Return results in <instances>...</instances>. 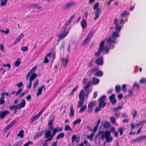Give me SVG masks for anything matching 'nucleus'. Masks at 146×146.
Segmentation results:
<instances>
[{
	"label": "nucleus",
	"mask_w": 146,
	"mask_h": 146,
	"mask_svg": "<svg viewBox=\"0 0 146 146\" xmlns=\"http://www.w3.org/2000/svg\"><path fill=\"white\" fill-rule=\"evenodd\" d=\"M116 40V37H109L108 38L105 40L106 45L105 46V41L102 40L100 43L97 51L95 53V55L96 56H99L103 51L105 53H108L110 49H112L114 48V44Z\"/></svg>",
	"instance_id": "f257e3e1"
},
{
	"label": "nucleus",
	"mask_w": 146,
	"mask_h": 146,
	"mask_svg": "<svg viewBox=\"0 0 146 146\" xmlns=\"http://www.w3.org/2000/svg\"><path fill=\"white\" fill-rule=\"evenodd\" d=\"M114 23H115V31H114L113 33L112 36H118V33L120 31L124 23V21L123 19H121L120 20L119 23L117 19L115 18Z\"/></svg>",
	"instance_id": "f03ea898"
},
{
	"label": "nucleus",
	"mask_w": 146,
	"mask_h": 146,
	"mask_svg": "<svg viewBox=\"0 0 146 146\" xmlns=\"http://www.w3.org/2000/svg\"><path fill=\"white\" fill-rule=\"evenodd\" d=\"M62 128L58 129V127L55 128L52 134H51V131H46L44 135V137L46 139L44 141L45 142L50 141L52 140L53 137L57 132H60L62 131Z\"/></svg>",
	"instance_id": "7ed1b4c3"
},
{
	"label": "nucleus",
	"mask_w": 146,
	"mask_h": 146,
	"mask_svg": "<svg viewBox=\"0 0 146 146\" xmlns=\"http://www.w3.org/2000/svg\"><path fill=\"white\" fill-rule=\"evenodd\" d=\"M110 134L111 133L109 131H100L98 132V134L96 135V136L98 137L99 135H101V138L102 139H104L105 137L106 141L109 143L111 142L113 140L112 137L110 136Z\"/></svg>",
	"instance_id": "20e7f679"
},
{
	"label": "nucleus",
	"mask_w": 146,
	"mask_h": 146,
	"mask_svg": "<svg viewBox=\"0 0 146 146\" xmlns=\"http://www.w3.org/2000/svg\"><path fill=\"white\" fill-rule=\"evenodd\" d=\"M99 3L98 2L96 3L94 5L93 8L94 10H96L95 12V17L94 18V20H96L98 18L99 15L101 13V10L98 7L99 6Z\"/></svg>",
	"instance_id": "39448f33"
},
{
	"label": "nucleus",
	"mask_w": 146,
	"mask_h": 146,
	"mask_svg": "<svg viewBox=\"0 0 146 146\" xmlns=\"http://www.w3.org/2000/svg\"><path fill=\"white\" fill-rule=\"evenodd\" d=\"M77 4L76 2L70 1L67 2L66 4L63 6L62 9L63 10H67L70 9L72 7L75 6Z\"/></svg>",
	"instance_id": "423d86ee"
},
{
	"label": "nucleus",
	"mask_w": 146,
	"mask_h": 146,
	"mask_svg": "<svg viewBox=\"0 0 146 146\" xmlns=\"http://www.w3.org/2000/svg\"><path fill=\"white\" fill-rule=\"evenodd\" d=\"M10 112L8 110H5L0 111V118L3 119L7 115L9 114Z\"/></svg>",
	"instance_id": "0eeeda50"
},
{
	"label": "nucleus",
	"mask_w": 146,
	"mask_h": 146,
	"mask_svg": "<svg viewBox=\"0 0 146 146\" xmlns=\"http://www.w3.org/2000/svg\"><path fill=\"white\" fill-rule=\"evenodd\" d=\"M146 139V135H142L137 137L135 139L132 140L131 142L135 143L136 142H139V141L144 140Z\"/></svg>",
	"instance_id": "6e6552de"
},
{
	"label": "nucleus",
	"mask_w": 146,
	"mask_h": 146,
	"mask_svg": "<svg viewBox=\"0 0 146 146\" xmlns=\"http://www.w3.org/2000/svg\"><path fill=\"white\" fill-rule=\"evenodd\" d=\"M122 108V106H119L113 109L114 111V112H115V116L118 118L120 117V113L117 112L118 111V110L121 109Z\"/></svg>",
	"instance_id": "1a4fd4ad"
},
{
	"label": "nucleus",
	"mask_w": 146,
	"mask_h": 146,
	"mask_svg": "<svg viewBox=\"0 0 146 146\" xmlns=\"http://www.w3.org/2000/svg\"><path fill=\"white\" fill-rule=\"evenodd\" d=\"M26 104V101L24 99L22 100L21 102L17 105L18 109H20L25 107Z\"/></svg>",
	"instance_id": "9d476101"
},
{
	"label": "nucleus",
	"mask_w": 146,
	"mask_h": 146,
	"mask_svg": "<svg viewBox=\"0 0 146 146\" xmlns=\"http://www.w3.org/2000/svg\"><path fill=\"white\" fill-rule=\"evenodd\" d=\"M115 94H113L109 97V99L112 104H115L116 102V100L115 97Z\"/></svg>",
	"instance_id": "9b49d317"
},
{
	"label": "nucleus",
	"mask_w": 146,
	"mask_h": 146,
	"mask_svg": "<svg viewBox=\"0 0 146 146\" xmlns=\"http://www.w3.org/2000/svg\"><path fill=\"white\" fill-rule=\"evenodd\" d=\"M68 33V31L67 29L64 28L63 31L61 32L59 36H66Z\"/></svg>",
	"instance_id": "f8f14e48"
},
{
	"label": "nucleus",
	"mask_w": 146,
	"mask_h": 146,
	"mask_svg": "<svg viewBox=\"0 0 146 146\" xmlns=\"http://www.w3.org/2000/svg\"><path fill=\"white\" fill-rule=\"evenodd\" d=\"M103 57H101L100 58H98L96 60L95 63L98 65H102L103 63Z\"/></svg>",
	"instance_id": "ddd939ff"
},
{
	"label": "nucleus",
	"mask_w": 146,
	"mask_h": 146,
	"mask_svg": "<svg viewBox=\"0 0 146 146\" xmlns=\"http://www.w3.org/2000/svg\"><path fill=\"white\" fill-rule=\"evenodd\" d=\"M100 80L95 77H94L91 81L93 85H96L98 84L100 82Z\"/></svg>",
	"instance_id": "4468645a"
},
{
	"label": "nucleus",
	"mask_w": 146,
	"mask_h": 146,
	"mask_svg": "<svg viewBox=\"0 0 146 146\" xmlns=\"http://www.w3.org/2000/svg\"><path fill=\"white\" fill-rule=\"evenodd\" d=\"M36 66H35L28 73L26 77L27 79H28L29 76L35 72L36 70Z\"/></svg>",
	"instance_id": "2eb2a0df"
},
{
	"label": "nucleus",
	"mask_w": 146,
	"mask_h": 146,
	"mask_svg": "<svg viewBox=\"0 0 146 146\" xmlns=\"http://www.w3.org/2000/svg\"><path fill=\"white\" fill-rule=\"evenodd\" d=\"M81 26L82 28L83 29H85L86 28L87 26V23L86 20L85 19H82L81 22Z\"/></svg>",
	"instance_id": "dca6fc26"
},
{
	"label": "nucleus",
	"mask_w": 146,
	"mask_h": 146,
	"mask_svg": "<svg viewBox=\"0 0 146 146\" xmlns=\"http://www.w3.org/2000/svg\"><path fill=\"white\" fill-rule=\"evenodd\" d=\"M69 59V58L68 57H67L65 58H63L62 59L63 66L64 68H65L68 62Z\"/></svg>",
	"instance_id": "f3484780"
},
{
	"label": "nucleus",
	"mask_w": 146,
	"mask_h": 146,
	"mask_svg": "<svg viewBox=\"0 0 146 146\" xmlns=\"http://www.w3.org/2000/svg\"><path fill=\"white\" fill-rule=\"evenodd\" d=\"M43 88H44V90H45V87L43 85H42L41 87L38 88V92L36 94V96H39L41 94Z\"/></svg>",
	"instance_id": "a211bd4d"
},
{
	"label": "nucleus",
	"mask_w": 146,
	"mask_h": 146,
	"mask_svg": "<svg viewBox=\"0 0 146 146\" xmlns=\"http://www.w3.org/2000/svg\"><path fill=\"white\" fill-rule=\"evenodd\" d=\"M94 75L96 76L101 77L103 76V72L101 70H98L94 73Z\"/></svg>",
	"instance_id": "6ab92c4d"
},
{
	"label": "nucleus",
	"mask_w": 146,
	"mask_h": 146,
	"mask_svg": "<svg viewBox=\"0 0 146 146\" xmlns=\"http://www.w3.org/2000/svg\"><path fill=\"white\" fill-rule=\"evenodd\" d=\"M85 95L86 93L85 91L83 90H82L79 94V98L84 99V97L85 96Z\"/></svg>",
	"instance_id": "aec40b11"
},
{
	"label": "nucleus",
	"mask_w": 146,
	"mask_h": 146,
	"mask_svg": "<svg viewBox=\"0 0 146 146\" xmlns=\"http://www.w3.org/2000/svg\"><path fill=\"white\" fill-rule=\"evenodd\" d=\"M75 111L73 109V106L72 104H71L70 105V115L71 117H73L74 115Z\"/></svg>",
	"instance_id": "412c9836"
},
{
	"label": "nucleus",
	"mask_w": 146,
	"mask_h": 146,
	"mask_svg": "<svg viewBox=\"0 0 146 146\" xmlns=\"http://www.w3.org/2000/svg\"><path fill=\"white\" fill-rule=\"evenodd\" d=\"M43 132L44 131L42 130L39 133H36L34 137V139H36L38 138L39 137H40L42 135Z\"/></svg>",
	"instance_id": "4be33fe9"
},
{
	"label": "nucleus",
	"mask_w": 146,
	"mask_h": 146,
	"mask_svg": "<svg viewBox=\"0 0 146 146\" xmlns=\"http://www.w3.org/2000/svg\"><path fill=\"white\" fill-rule=\"evenodd\" d=\"M40 116L41 115L38 113L32 118L31 122V123H33V121L38 119Z\"/></svg>",
	"instance_id": "5701e85b"
},
{
	"label": "nucleus",
	"mask_w": 146,
	"mask_h": 146,
	"mask_svg": "<svg viewBox=\"0 0 146 146\" xmlns=\"http://www.w3.org/2000/svg\"><path fill=\"white\" fill-rule=\"evenodd\" d=\"M84 101V99L80 98V100L78 102V105L77 106V107L79 108L82 106Z\"/></svg>",
	"instance_id": "b1692460"
},
{
	"label": "nucleus",
	"mask_w": 146,
	"mask_h": 146,
	"mask_svg": "<svg viewBox=\"0 0 146 146\" xmlns=\"http://www.w3.org/2000/svg\"><path fill=\"white\" fill-rule=\"evenodd\" d=\"M16 122L15 120H14L12 121L6 127L7 129L8 130L13 125H14Z\"/></svg>",
	"instance_id": "393cba45"
},
{
	"label": "nucleus",
	"mask_w": 146,
	"mask_h": 146,
	"mask_svg": "<svg viewBox=\"0 0 146 146\" xmlns=\"http://www.w3.org/2000/svg\"><path fill=\"white\" fill-rule=\"evenodd\" d=\"M16 122L15 120H14L12 121L6 127L7 129L8 130L13 125H14Z\"/></svg>",
	"instance_id": "a878e982"
},
{
	"label": "nucleus",
	"mask_w": 146,
	"mask_h": 146,
	"mask_svg": "<svg viewBox=\"0 0 146 146\" xmlns=\"http://www.w3.org/2000/svg\"><path fill=\"white\" fill-rule=\"evenodd\" d=\"M37 75L36 73H33L30 76L29 80L30 82H32L37 76Z\"/></svg>",
	"instance_id": "bb28decb"
},
{
	"label": "nucleus",
	"mask_w": 146,
	"mask_h": 146,
	"mask_svg": "<svg viewBox=\"0 0 146 146\" xmlns=\"http://www.w3.org/2000/svg\"><path fill=\"white\" fill-rule=\"evenodd\" d=\"M52 54L50 52L48 54H47L46 56H45L44 61V62L45 63H48L49 62L48 60V57H50L51 55H52Z\"/></svg>",
	"instance_id": "cd10ccee"
},
{
	"label": "nucleus",
	"mask_w": 146,
	"mask_h": 146,
	"mask_svg": "<svg viewBox=\"0 0 146 146\" xmlns=\"http://www.w3.org/2000/svg\"><path fill=\"white\" fill-rule=\"evenodd\" d=\"M90 38L91 37H86V38L84 40L82 43V45L83 46L85 45L89 41Z\"/></svg>",
	"instance_id": "c85d7f7f"
},
{
	"label": "nucleus",
	"mask_w": 146,
	"mask_h": 146,
	"mask_svg": "<svg viewBox=\"0 0 146 146\" xmlns=\"http://www.w3.org/2000/svg\"><path fill=\"white\" fill-rule=\"evenodd\" d=\"M21 63V61L20 60V58H17V60L15 64V67H18L20 64Z\"/></svg>",
	"instance_id": "c756f323"
},
{
	"label": "nucleus",
	"mask_w": 146,
	"mask_h": 146,
	"mask_svg": "<svg viewBox=\"0 0 146 146\" xmlns=\"http://www.w3.org/2000/svg\"><path fill=\"white\" fill-rule=\"evenodd\" d=\"M106 104L105 103L104 101H99V105L102 108H104L106 105Z\"/></svg>",
	"instance_id": "7c9ffc66"
},
{
	"label": "nucleus",
	"mask_w": 146,
	"mask_h": 146,
	"mask_svg": "<svg viewBox=\"0 0 146 146\" xmlns=\"http://www.w3.org/2000/svg\"><path fill=\"white\" fill-rule=\"evenodd\" d=\"M96 102L95 101L91 102L88 105V108H92L96 104Z\"/></svg>",
	"instance_id": "2f4dec72"
},
{
	"label": "nucleus",
	"mask_w": 146,
	"mask_h": 146,
	"mask_svg": "<svg viewBox=\"0 0 146 146\" xmlns=\"http://www.w3.org/2000/svg\"><path fill=\"white\" fill-rule=\"evenodd\" d=\"M64 134L62 132L60 133L57 136L56 139L57 140H58L59 139L63 138L64 136Z\"/></svg>",
	"instance_id": "473e14b6"
},
{
	"label": "nucleus",
	"mask_w": 146,
	"mask_h": 146,
	"mask_svg": "<svg viewBox=\"0 0 146 146\" xmlns=\"http://www.w3.org/2000/svg\"><path fill=\"white\" fill-rule=\"evenodd\" d=\"M31 8H37L38 9H40V7H39V5L37 4H32L31 5Z\"/></svg>",
	"instance_id": "72a5a7b5"
},
{
	"label": "nucleus",
	"mask_w": 146,
	"mask_h": 146,
	"mask_svg": "<svg viewBox=\"0 0 146 146\" xmlns=\"http://www.w3.org/2000/svg\"><path fill=\"white\" fill-rule=\"evenodd\" d=\"M24 131L23 130H21L19 132V133L17 135L18 137H20L22 138L24 137Z\"/></svg>",
	"instance_id": "f704fd0d"
},
{
	"label": "nucleus",
	"mask_w": 146,
	"mask_h": 146,
	"mask_svg": "<svg viewBox=\"0 0 146 146\" xmlns=\"http://www.w3.org/2000/svg\"><path fill=\"white\" fill-rule=\"evenodd\" d=\"M81 121V119H77L73 123L74 126H75L77 124H80Z\"/></svg>",
	"instance_id": "c9c22d12"
},
{
	"label": "nucleus",
	"mask_w": 146,
	"mask_h": 146,
	"mask_svg": "<svg viewBox=\"0 0 146 146\" xmlns=\"http://www.w3.org/2000/svg\"><path fill=\"white\" fill-rule=\"evenodd\" d=\"M18 108L17 107V105H14L10 106L9 107V109L10 110H13L18 109Z\"/></svg>",
	"instance_id": "e433bc0d"
},
{
	"label": "nucleus",
	"mask_w": 146,
	"mask_h": 146,
	"mask_svg": "<svg viewBox=\"0 0 146 146\" xmlns=\"http://www.w3.org/2000/svg\"><path fill=\"white\" fill-rule=\"evenodd\" d=\"M133 90L131 89H129L128 90V96L129 97L131 96L133 93Z\"/></svg>",
	"instance_id": "4c0bfd02"
},
{
	"label": "nucleus",
	"mask_w": 146,
	"mask_h": 146,
	"mask_svg": "<svg viewBox=\"0 0 146 146\" xmlns=\"http://www.w3.org/2000/svg\"><path fill=\"white\" fill-rule=\"evenodd\" d=\"M92 84V83L91 81H89L88 83L84 87V89H88V88L91 86Z\"/></svg>",
	"instance_id": "58836bf2"
},
{
	"label": "nucleus",
	"mask_w": 146,
	"mask_h": 146,
	"mask_svg": "<svg viewBox=\"0 0 146 146\" xmlns=\"http://www.w3.org/2000/svg\"><path fill=\"white\" fill-rule=\"evenodd\" d=\"M95 32V30L93 29H92L89 33H88L87 36H92Z\"/></svg>",
	"instance_id": "ea45409f"
},
{
	"label": "nucleus",
	"mask_w": 146,
	"mask_h": 146,
	"mask_svg": "<svg viewBox=\"0 0 146 146\" xmlns=\"http://www.w3.org/2000/svg\"><path fill=\"white\" fill-rule=\"evenodd\" d=\"M131 114L132 115L133 117H135L137 115V111L133 109L131 113Z\"/></svg>",
	"instance_id": "a19ab883"
},
{
	"label": "nucleus",
	"mask_w": 146,
	"mask_h": 146,
	"mask_svg": "<svg viewBox=\"0 0 146 146\" xmlns=\"http://www.w3.org/2000/svg\"><path fill=\"white\" fill-rule=\"evenodd\" d=\"M87 108L86 105H84L81 107V109L79 111L80 113H82Z\"/></svg>",
	"instance_id": "79ce46f5"
},
{
	"label": "nucleus",
	"mask_w": 146,
	"mask_h": 146,
	"mask_svg": "<svg viewBox=\"0 0 146 146\" xmlns=\"http://www.w3.org/2000/svg\"><path fill=\"white\" fill-rule=\"evenodd\" d=\"M64 129L66 131H72V129L68 125H67L65 127Z\"/></svg>",
	"instance_id": "37998d69"
},
{
	"label": "nucleus",
	"mask_w": 146,
	"mask_h": 146,
	"mask_svg": "<svg viewBox=\"0 0 146 146\" xmlns=\"http://www.w3.org/2000/svg\"><path fill=\"white\" fill-rule=\"evenodd\" d=\"M110 121L113 124L115 123L116 121L115 118L113 116H111L110 117Z\"/></svg>",
	"instance_id": "c03bdc74"
},
{
	"label": "nucleus",
	"mask_w": 146,
	"mask_h": 146,
	"mask_svg": "<svg viewBox=\"0 0 146 146\" xmlns=\"http://www.w3.org/2000/svg\"><path fill=\"white\" fill-rule=\"evenodd\" d=\"M115 91L116 93H118L121 90V87L117 85L115 87Z\"/></svg>",
	"instance_id": "a18cd8bd"
},
{
	"label": "nucleus",
	"mask_w": 146,
	"mask_h": 146,
	"mask_svg": "<svg viewBox=\"0 0 146 146\" xmlns=\"http://www.w3.org/2000/svg\"><path fill=\"white\" fill-rule=\"evenodd\" d=\"M99 70V68L97 67H94L91 70L92 73H95L97 72Z\"/></svg>",
	"instance_id": "49530a36"
},
{
	"label": "nucleus",
	"mask_w": 146,
	"mask_h": 146,
	"mask_svg": "<svg viewBox=\"0 0 146 146\" xmlns=\"http://www.w3.org/2000/svg\"><path fill=\"white\" fill-rule=\"evenodd\" d=\"M22 141H20L16 142L14 145V146H20L22 144Z\"/></svg>",
	"instance_id": "de8ad7c7"
},
{
	"label": "nucleus",
	"mask_w": 146,
	"mask_h": 146,
	"mask_svg": "<svg viewBox=\"0 0 146 146\" xmlns=\"http://www.w3.org/2000/svg\"><path fill=\"white\" fill-rule=\"evenodd\" d=\"M106 98V96L105 95H103L101 96L100 98L98 99L99 101H105V100Z\"/></svg>",
	"instance_id": "09e8293b"
},
{
	"label": "nucleus",
	"mask_w": 146,
	"mask_h": 146,
	"mask_svg": "<svg viewBox=\"0 0 146 146\" xmlns=\"http://www.w3.org/2000/svg\"><path fill=\"white\" fill-rule=\"evenodd\" d=\"M94 133H93L91 134L90 135H88L87 138L92 140L93 139Z\"/></svg>",
	"instance_id": "8fccbe9b"
},
{
	"label": "nucleus",
	"mask_w": 146,
	"mask_h": 146,
	"mask_svg": "<svg viewBox=\"0 0 146 146\" xmlns=\"http://www.w3.org/2000/svg\"><path fill=\"white\" fill-rule=\"evenodd\" d=\"M8 0H5L4 1H2L1 3V6H5L7 3Z\"/></svg>",
	"instance_id": "3c124183"
},
{
	"label": "nucleus",
	"mask_w": 146,
	"mask_h": 146,
	"mask_svg": "<svg viewBox=\"0 0 146 146\" xmlns=\"http://www.w3.org/2000/svg\"><path fill=\"white\" fill-rule=\"evenodd\" d=\"M38 80H36L34 82L33 85V88L35 90L36 88V86L38 84Z\"/></svg>",
	"instance_id": "603ef678"
},
{
	"label": "nucleus",
	"mask_w": 146,
	"mask_h": 146,
	"mask_svg": "<svg viewBox=\"0 0 146 146\" xmlns=\"http://www.w3.org/2000/svg\"><path fill=\"white\" fill-rule=\"evenodd\" d=\"M110 124L108 122H106L104 123V128H108L110 127Z\"/></svg>",
	"instance_id": "864d4df0"
},
{
	"label": "nucleus",
	"mask_w": 146,
	"mask_h": 146,
	"mask_svg": "<svg viewBox=\"0 0 146 146\" xmlns=\"http://www.w3.org/2000/svg\"><path fill=\"white\" fill-rule=\"evenodd\" d=\"M123 128L122 127L118 129V130L119 132L120 133V135H122L123 134Z\"/></svg>",
	"instance_id": "5fc2aeb1"
},
{
	"label": "nucleus",
	"mask_w": 146,
	"mask_h": 146,
	"mask_svg": "<svg viewBox=\"0 0 146 146\" xmlns=\"http://www.w3.org/2000/svg\"><path fill=\"white\" fill-rule=\"evenodd\" d=\"M22 37H17L16 40L14 42L13 44H15L19 42V41L21 39Z\"/></svg>",
	"instance_id": "6e6d98bb"
},
{
	"label": "nucleus",
	"mask_w": 146,
	"mask_h": 146,
	"mask_svg": "<svg viewBox=\"0 0 146 146\" xmlns=\"http://www.w3.org/2000/svg\"><path fill=\"white\" fill-rule=\"evenodd\" d=\"M33 144V142L28 141L27 143L25 144L23 146H28L29 145H32Z\"/></svg>",
	"instance_id": "4d7b16f0"
},
{
	"label": "nucleus",
	"mask_w": 146,
	"mask_h": 146,
	"mask_svg": "<svg viewBox=\"0 0 146 146\" xmlns=\"http://www.w3.org/2000/svg\"><path fill=\"white\" fill-rule=\"evenodd\" d=\"M46 107H44L40 111L39 113L41 115L42 113L44 112V110L46 109Z\"/></svg>",
	"instance_id": "13d9d810"
},
{
	"label": "nucleus",
	"mask_w": 146,
	"mask_h": 146,
	"mask_svg": "<svg viewBox=\"0 0 146 146\" xmlns=\"http://www.w3.org/2000/svg\"><path fill=\"white\" fill-rule=\"evenodd\" d=\"M3 66L4 67H5L6 66H7L8 67V70H9L10 69L11 67V65L10 64H3Z\"/></svg>",
	"instance_id": "bf43d9fd"
},
{
	"label": "nucleus",
	"mask_w": 146,
	"mask_h": 146,
	"mask_svg": "<svg viewBox=\"0 0 146 146\" xmlns=\"http://www.w3.org/2000/svg\"><path fill=\"white\" fill-rule=\"evenodd\" d=\"M123 92H125L126 90V85L125 84H123V85L122 86L121 88Z\"/></svg>",
	"instance_id": "052dcab7"
},
{
	"label": "nucleus",
	"mask_w": 146,
	"mask_h": 146,
	"mask_svg": "<svg viewBox=\"0 0 146 146\" xmlns=\"http://www.w3.org/2000/svg\"><path fill=\"white\" fill-rule=\"evenodd\" d=\"M28 49V47L27 46H25L22 47L21 49V50L23 52H25L27 51Z\"/></svg>",
	"instance_id": "680f3d73"
},
{
	"label": "nucleus",
	"mask_w": 146,
	"mask_h": 146,
	"mask_svg": "<svg viewBox=\"0 0 146 146\" xmlns=\"http://www.w3.org/2000/svg\"><path fill=\"white\" fill-rule=\"evenodd\" d=\"M72 20L70 19H69L68 21L65 24V25L67 27L68 25L71 22Z\"/></svg>",
	"instance_id": "e2e57ef3"
},
{
	"label": "nucleus",
	"mask_w": 146,
	"mask_h": 146,
	"mask_svg": "<svg viewBox=\"0 0 146 146\" xmlns=\"http://www.w3.org/2000/svg\"><path fill=\"white\" fill-rule=\"evenodd\" d=\"M76 138V135H74L72 136V143H73L75 141Z\"/></svg>",
	"instance_id": "0e129e2a"
},
{
	"label": "nucleus",
	"mask_w": 146,
	"mask_h": 146,
	"mask_svg": "<svg viewBox=\"0 0 146 146\" xmlns=\"http://www.w3.org/2000/svg\"><path fill=\"white\" fill-rule=\"evenodd\" d=\"M140 82L141 83H145L146 82V78H141L140 80Z\"/></svg>",
	"instance_id": "69168bd1"
},
{
	"label": "nucleus",
	"mask_w": 146,
	"mask_h": 146,
	"mask_svg": "<svg viewBox=\"0 0 146 146\" xmlns=\"http://www.w3.org/2000/svg\"><path fill=\"white\" fill-rule=\"evenodd\" d=\"M127 13V12L126 10L124 11L121 14V17H123Z\"/></svg>",
	"instance_id": "338daca9"
},
{
	"label": "nucleus",
	"mask_w": 146,
	"mask_h": 146,
	"mask_svg": "<svg viewBox=\"0 0 146 146\" xmlns=\"http://www.w3.org/2000/svg\"><path fill=\"white\" fill-rule=\"evenodd\" d=\"M23 89L22 88H21L19 90H18L16 92L15 95L16 96H17L19 94L21 93Z\"/></svg>",
	"instance_id": "774afa93"
}]
</instances>
